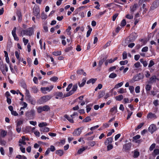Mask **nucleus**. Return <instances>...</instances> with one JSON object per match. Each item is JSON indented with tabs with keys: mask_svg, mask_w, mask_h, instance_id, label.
<instances>
[{
	"mask_svg": "<svg viewBox=\"0 0 159 159\" xmlns=\"http://www.w3.org/2000/svg\"><path fill=\"white\" fill-rule=\"evenodd\" d=\"M24 136L22 137V139H20L19 140V143L20 144H22L25 145L26 144V143L25 142Z\"/></svg>",
	"mask_w": 159,
	"mask_h": 159,
	"instance_id": "24",
	"label": "nucleus"
},
{
	"mask_svg": "<svg viewBox=\"0 0 159 159\" xmlns=\"http://www.w3.org/2000/svg\"><path fill=\"white\" fill-rule=\"evenodd\" d=\"M6 144V142L4 140H2L1 136H0V145L5 146Z\"/></svg>",
	"mask_w": 159,
	"mask_h": 159,
	"instance_id": "43",
	"label": "nucleus"
},
{
	"mask_svg": "<svg viewBox=\"0 0 159 159\" xmlns=\"http://www.w3.org/2000/svg\"><path fill=\"white\" fill-rule=\"evenodd\" d=\"M56 95L55 98L58 99L59 98H62L63 95V93L61 92H57L55 93Z\"/></svg>",
	"mask_w": 159,
	"mask_h": 159,
	"instance_id": "16",
	"label": "nucleus"
},
{
	"mask_svg": "<svg viewBox=\"0 0 159 159\" xmlns=\"http://www.w3.org/2000/svg\"><path fill=\"white\" fill-rule=\"evenodd\" d=\"M126 24V20H125V19H124L121 21L120 25L121 26L124 27L125 25Z\"/></svg>",
	"mask_w": 159,
	"mask_h": 159,
	"instance_id": "46",
	"label": "nucleus"
},
{
	"mask_svg": "<svg viewBox=\"0 0 159 159\" xmlns=\"http://www.w3.org/2000/svg\"><path fill=\"white\" fill-rule=\"evenodd\" d=\"M51 98V96L49 95H46L42 97L40 99V101H41L40 103H43L46 102L49 100Z\"/></svg>",
	"mask_w": 159,
	"mask_h": 159,
	"instance_id": "5",
	"label": "nucleus"
},
{
	"mask_svg": "<svg viewBox=\"0 0 159 159\" xmlns=\"http://www.w3.org/2000/svg\"><path fill=\"white\" fill-rule=\"evenodd\" d=\"M77 84L74 85L72 89L66 94L64 95V97H67L70 96L73 94L76 91L77 88Z\"/></svg>",
	"mask_w": 159,
	"mask_h": 159,
	"instance_id": "3",
	"label": "nucleus"
},
{
	"mask_svg": "<svg viewBox=\"0 0 159 159\" xmlns=\"http://www.w3.org/2000/svg\"><path fill=\"white\" fill-rule=\"evenodd\" d=\"M43 108L42 107L40 106L39 107L37 108V111L39 113H41L42 111H43Z\"/></svg>",
	"mask_w": 159,
	"mask_h": 159,
	"instance_id": "53",
	"label": "nucleus"
},
{
	"mask_svg": "<svg viewBox=\"0 0 159 159\" xmlns=\"http://www.w3.org/2000/svg\"><path fill=\"white\" fill-rule=\"evenodd\" d=\"M159 154V148L155 149L153 152V155L156 156Z\"/></svg>",
	"mask_w": 159,
	"mask_h": 159,
	"instance_id": "35",
	"label": "nucleus"
},
{
	"mask_svg": "<svg viewBox=\"0 0 159 159\" xmlns=\"http://www.w3.org/2000/svg\"><path fill=\"white\" fill-rule=\"evenodd\" d=\"M127 111L128 112V116L127 119L128 120L130 118L131 116L133 114V112L130 111L129 110H127Z\"/></svg>",
	"mask_w": 159,
	"mask_h": 159,
	"instance_id": "41",
	"label": "nucleus"
},
{
	"mask_svg": "<svg viewBox=\"0 0 159 159\" xmlns=\"http://www.w3.org/2000/svg\"><path fill=\"white\" fill-rule=\"evenodd\" d=\"M23 41L24 42L25 45H26L28 43L29 40L27 39H26L25 38H23Z\"/></svg>",
	"mask_w": 159,
	"mask_h": 159,
	"instance_id": "62",
	"label": "nucleus"
},
{
	"mask_svg": "<svg viewBox=\"0 0 159 159\" xmlns=\"http://www.w3.org/2000/svg\"><path fill=\"white\" fill-rule=\"evenodd\" d=\"M16 14L18 18V21L20 22L22 19V16L21 12L19 10H18L16 11Z\"/></svg>",
	"mask_w": 159,
	"mask_h": 159,
	"instance_id": "12",
	"label": "nucleus"
},
{
	"mask_svg": "<svg viewBox=\"0 0 159 159\" xmlns=\"http://www.w3.org/2000/svg\"><path fill=\"white\" fill-rule=\"evenodd\" d=\"M47 17V16L44 13H43L41 14V18L43 19H46Z\"/></svg>",
	"mask_w": 159,
	"mask_h": 159,
	"instance_id": "64",
	"label": "nucleus"
},
{
	"mask_svg": "<svg viewBox=\"0 0 159 159\" xmlns=\"http://www.w3.org/2000/svg\"><path fill=\"white\" fill-rule=\"evenodd\" d=\"M147 118L148 119H152L153 118H156L157 117L155 114L152 113L151 112H150L148 114L147 116Z\"/></svg>",
	"mask_w": 159,
	"mask_h": 159,
	"instance_id": "14",
	"label": "nucleus"
},
{
	"mask_svg": "<svg viewBox=\"0 0 159 159\" xmlns=\"http://www.w3.org/2000/svg\"><path fill=\"white\" fill-rule=\"evenodd\" d=\"M83 128L82 127H80L78 128L75 129L73 133V134L74 136H79L81 132V130Z\"/></svg>",
	"mask_w": 159,
	"mask_h": 159,
	"instance_id": "6",
	"label": "nucleus"
},
{
	"mask_svg": "<svg viewBox=\"0 0 159 159\" xmlns=\"http://www.w3.org/2000/svg\"><path fill=\"white\" fill-rule=\"evenodd\" d=\"M123 59H125L127 58V53L126 52H124L122 54Z\"/></svg>",
	"mask_w": 159,
	"mask_h": 159,
	"instance_id": "58",
	"label": "nucleus"
},
{
	"mask_svg": "<svg viewBox=\"0 0 159 159\" xmlns=\"http://www.w3.org/2000/svg\"><path fill=\"white\" fill-rule=\"evenodd\" d=\"M125 17L129 19H132L133 18V15L128 14L125 16Z\"/></svg>",
	"mask_w": 159,
	"mask_h": 159,
	"instance_id": "54",
	"label": "nucleus"
},
{
	"mask_svg": "<svg viewBox=\"0 0 159 159\" xmlns=\"http://www.w3.org/2000/svg\"><path fill=\"white\" fill-rule=\"evenodd\" d=\"M35 116V111L34 110L32 109L27 111L25 113V116L29 119H32Z\"/></svg>",
	"mask_w": 159,
	"mask_h": 159,
	"instance_id": "2",
	"label": "nucleus"
},
{
	"mask_svg": "<svg viewBox=\"0 0 159 159\" xmlns=\"http://www.w3.org/2000/svg\"><path fill=\"white\" fill-rule=\"evenodd\" d=\"M116 76L117 75L116 73H112L109 75V78L113 79L116 77Z\"/></svg>",
	"mask_w": 159,
	"mask_h": 159,
	"instance_id": "40",
	"label": "nucleus"
},
{
	"mask_svg": "<svg viewBox=\"0 0 159 159\" xmlns=\"http://www.w3.org/2000/svg\"><path fill=\"white\" fill-rule=\"evenodd\" d=\"M33 12L35 16H39L40 11L38 7H34L33 9Z\"/></svg>",
	"mask_w": 159,
	"mask_h": 159,
	"instance_id": "8",
	"label": "nucleus"
},
{
	"mask_svg": "<svg viewBox=\"0 0 159 159\" xmlns=\"http://www.w3.org/2000/svg\"><path fill=\"white\" fill-rule=\"evenodd\" d=\"M157 129L155 125L154 124L151 125L148 128V131L151 134H152Z\"/></svg>",
	"mask_w": 159,
	"mask_h": 159,
	"instance_id": "7",
	"label": "nucleus"
},
{
	"mask_svg": "<svg viewBox=\"0 0 159 159\" xmlns=\"http://www.w3.org/2000/svg\"><path fill=\"white\" fill-rule=\"evenodd\" d=\"M133 154V157L134 158H137L140 155V152L139 150L137 149L134 150L132 152Z\"/></svg>",
	"mask_w": 159,
	"mask_h": 159,
	"instance_id": "9",
	"label": "nucleus"
},
{
	"mask_svg": "<svg viewBox=\"0 0 159 159\" xmlns=\"http://www.w3.org/2000/svg\"><path fill=\"white\" fill-rule=\"evenodd\" d=\"M113 140V138L111 137H109L107 138L105 142L104 143L105 145H107L108 144H111Z\"/></svg>",
	"mask_w": 159,
	"mask_h": 159,
	"instance_id": "13",
	"label": "nucleus"
},
{
	"mask_svg": "<svg viewBox=\"0 0 159 159\" xmlns=\"http://www.w3.org/2000/svg\"><path fill=\"white\" fill-rule=\"evenodd\" d=\"M19 146H20V149L22 153H25V148L22 147V145L20 144Z\"/></svg>",
	"mask_w": 159,
	"mask_h": 159,
	"instance_id": "57",
	"label": "nucleus"
},
{
	"mask_svg": "<svg viewBox=\"0 0 159 159\" xmlns=\"http://www.w3.org/2000/svg\"><path fill=\"white\" fill-rule=\"evenodd\" d=\"M28 100H29L30 103L33 104V105H35V101L31 97L30 98H28Z\"/></svg>",
	"mask_w": 159,
	"mask_h": 159,
	"instance_id": "33",
	"label": "nucleus"
},
{
	"mask_svg": "<svg viewBox=\"0 0 159 159\" xmlns=\"http://www.w3.org/2000/svg\"><path fill=\"white\" fill-rule=\"evenodd\" d=\"M16 158L19 159H27V158L25 156L18 155L16 156Z\"/></svg>",
	"mask_w": 159,
	"mask_h": 159,
	"instance_id": "44",
	"label": "nucleus"
},
{
	"mask_svg": "<svg viewBox=\"0 0 159 159\" xmlns=\"http://www.w3.org/2000/svg\"><path fill=\"white\" fill-rule=\"evenodd\" d=\"M42 107L43 111H48L50 109V107L47 105H45Z\"/></svg>",
	"mask_w": 159,
	"mask_h": 159,
	"instance_id": "38",
	"label": "nucleus"
},
{
	"mask_svg": "<svg viewBox=\"0 0 159 159\" xmlns=\"http://www.w3.org/2000/svg\"><path fill=\"white\" fill-rule=\"evenodd\" d=\"M123 98V96L122 95H120L116 97V100L120 101Z\"/></svg>",
	"mask_w": 159,
	"mask_h": 159,
	"instance_id": "34",
	"label": "nucleus"
},
{
	"mask_svg": "<svg viewBox=\"0 0 159 159\" xmlns=\"http://www.w3.org/2000/svg\"><path fill=\"white\" fill-rule=\"evenodd\" d=\"M138 6V4L136 3L134 4L130 7V11L131 13H132L133 14L134 12L136 10Z\"/></svg>",
	"mask_w": 159,
	"mask_h": 159,
	"instance_id": "11",
	"label": "nucleus"
},
{
	"mask_svg": "<svg viewBox=\"0 0 159 159\" xmlns=\"http://www.w3.org/2000/svg\"><path fill=\"white\" fill-rule=\"evenodd\" d=\"M49 130V129L47 127H44L43 128H41L40 129V131L41 132H48Z\"/></svg>",
	"mask_w": 159,
	"mask_h": 159,
	"instance_id": "21",
	"label": "nucleus"
},
{
	"mask_svg": "<svg viewBox=\"0 0 159 159\" xmlns=\"http://www.w3.org/2000/svg\"><path fill=\"white\" fill-rule=\"evenodd\" d=\"M88 147H83L81 148H80L78 151V153L79 154H81L82 152L84 151L86 149L88 148Z\"/></svg>",
	"mask_w": 159,
	"mask_h": 159,
	"instance_id": "22",
	"label": "nucleus"
},
{
	"mask_svg": "<svg viewBox=\"0 0 159 159\" xmlns=\"http://www.w3.org/2000/svg\"><path fill=\"white\" fill-rule=\"evenodd\" d=\"M118 92L119 93H123L126 92V89H124L123 88H121L119 89Z\"/></svg>",
	"mask_w": 159,
	"mask_h": 159,
	"instance_id": "30",
	"label": "nucleus"
},
{
	"mask_svg": "<svg viewBox=\"0 0 159 159\" xmlns=\"http://www.w3.org/2000/svg\"><path fill=\"white\" fill-rule=\"evenodd\" d=\"M105 94V93L104 91H102L100 92L99 93V95L98 96V98H100L102 97Z\"/></svg>",
	"mask_w": 159,
	"mask_h": 159,
	"instance_id": "36",
	"label": "nucleus"
},
{
	"mask_svg": "<svg viewBox=\"0 0 159 159\" xmlns=\"http://www.w3.org/2000/svg\"><path fill=\"white\" fill-rule=\"evenodd\" d=\"M53 87V85H51L47 87H42L41 88V90L43 93L45 94L47 93V91L48 92L50 91L52 89Z\"/></svg>",
	"mask_w": 159,
	"mask_h": 159,
	"instance_id": "4",
	"label": "nucleus"
},
{
	"mask_svg": "<svg viewBox=\"0 0 159 159\" xmlns=\"http://www.w3.org/2000/svg\"><path fill=\"white\" fill-rule=\"evenodd\" d=\"M137 36V35L136 33H132L130 36V39L132 40H134L136 38Z\"/></svg>",
	"mask_w": 159,
	"mask_h": 159,
	"instance_id": "19",
	"label": "nucleus"
},
{
	"mask_svg": "<svg viewBox=\"0 0 159 159\" xmlns=\"http://www.w3.org/2000/svg\"><path fill=\"white\" fill-rule=\"evenodd\" d=\"M152 89V85L150 84H147L145 86V89L146 91L149 92Z\"/></svg>",
	"mask_w": 159,
	"mask_h": 159,
	"instance_id": "29",
	"label": "nucleus"
},
{
	"mask_svg": "<svg viewBox=\"0 0 159 159\" xmlns=\"http://www.w3.org/2000/svg\"><path fill=\"white\" fill-rule=\"evenodd\" d=\"M156 144L155 143L152 144L150 146L149 149L150 151H152L155 148Z\"/></svg>",
	"mask_w": 159,
	"mask_h": 159,
	"instance_id": "52",
	"label": "nucleus"
},
{
	"mask_svg": "<svg viewBox=\"0 0 159 159\" xmlns=\"http://www.w3.org/2000/svg\"><path fill=\"white\" fill-rule=\"evenodd\" d=\"M47 125V124L46 122H43L40 123L39 124L38 126L39 127L41 128H43V127Z\"/></svg>",
	"mask_w": 159,
	"mask_h": 159,
	"instance_id": "32",
	"label": "nucleus"
},
{
	"mask_svg": "<svg viewBox=\"0 0 159 159\" xmlns=\"http://www.w3.org/2000/svg\"><path fill=\"white\" fill-rule=\"evenodd\" d=\"M123 82H122L120 83H119L117 84L116 85L114 88V89H118L119 87H121L123 84Z\"/></svg>",
	"mask_w": 159,
	"mask_h": 159,
	"instance_id": "39",
	"label": "nucleus"
},
{
	"mask_svg": "<svg viewBox=\"0 0 159 159\" xmlns=\"http://www.w3.org/2000/svg\"><path fill=\"white\" fill-rule=\"evenodd\" d=\"M86 82V79L85 78L83 79L82 80V82L81 83L80 82L78 83V85L80 87H82L85 84Z\"/></svg>",
	"mask_w": 159,
	"mask_h": 159,
	"instance_id": "25",
	"label": "nucleus"
},
{
	"mask_svg": "<svg viewBox=\"0 0 159 159\" xmlns=\"http://www.w3.org/2000/svg\"><path fill=\"white\" fill-rule=\"evenodd\" d=\"M58 79V78L57 77L54 76L52 77H51L50 79V80L53 82L56 81Z\"/></svg>",
	"mask_w": 159,
	"mask_h": 159,
	"instance_id": "56",
	"label": "nucleus"
},
{
	"mask_svg": "<svg viewBox=\"0 0 159 159\" xmlns=\"http://www.w3.org/2000/svg\"><path fill=\"white\" fill-rule=\"evenodd\" d=\"M56 153L59 156H61L63 154V151L61 150H59L56 151Z\"/></svg>",
	"mask_w": 159,
	"mask_h": 159,
	"instance_id": "27",
	"label": "nucleus"
},
{
	"mask_svg": "<svg viewBox=\"0 0 159 159\" xmlns=\"http://www.w3.org/2000/svg\"><path fill=\"white\" fill-rule=\"evenodd\" d=\"M159 6V2L157 0L154 2L153 4L152 7V9H154L157 7Z\"/></svg>",
	"mask_w": 159,
	"mask_h": 159,
	"instance_id": "15",
	"label": "nucleus"
},
{
	"mask_svg": "<svg viewBox=\"0 0 159 159\" xmlns=\"http://www.w3.org/2000/svg\"><path fill=\"white\" fill-rule=\"evenodd\" d=\"M23 121L22 120H20L17 121L16 124L17 126H19L23 123Z\"/></svg>",
	"mask_w": 159,
	"mask_h": 159,
	"instance_id": "51",
	"label": "nucleus"
},
{
	"mask_svg": "<svg viewBox=\"0 0 159 159\" xmlns=\"http://www.w3.org/2000/svg\"><path fill=\"white\" fill-rule=\"evenodd\" d=\"M131 147V144L130 143H128L124 145L123 147V150L124 151H127L129 150Z\"/></svg>",
	"mask_w": 159,
	"mask_h": 159,
	"instance_id": "10",
	"label": "nucleus"
},
{
	"mask_svg": "<svg viewBox=\"0 0 159 159\" xmlns=\"http://www.w3.org/2000/svg\"><path fill=\"white\" fill-rule=\"evenodd\" d=\"M64 117L66 118V119H67V120L70 123H74V120H73V118H72V117H71V116L70 117L69 116H68L67 115H65L64 116Z\"/></svg>",
	"mask_w": 159,
	"mask_h": 159,
	"instance_id": "17",
	"label": "nucleus"
},
{
	"mask_svg": "<svg viewBox=\"0 0 159 159\" xmlns=\"http://www.w3.org/2000/svg\"><path fill=\"white\" fill-rule=\"evenodd\" d=\"M21 33L23 35L31 36L34 34V28L32 27H30L26 30H22L21 31Z\"/></svg>",
	"mask_w": 159,
	"mask_h": 159,
	"instance_id": "1",
	"label": "nucleus"
},
{
	"mask_svg": "<svg viewBox=\"0 0 159 159\" xmlns=\"http://www.w3.org/2000/svg\"><path fill=\"white\" fill-rule=\"evenodd\" d=\"M96 80V79H91L88 80L87 82V84H89L90 83L94 84Z\"/></svg>",
	"mask_w": 159,
	"mask_h": 159,
	"instance_id": "37",
	"label": "nucleus"
},
{
	"mask_svg": "<svg viewBox=\"0 0 159 159\" xmlns=\"http://www.w3.org/2000/svg\"><path fill=\"white\" fill-rule=\"evenodd\" d=\"M134 88L133 86H129V89L130 91V93L132 94H134Z\"/></svg>",
	"mask_w": 159,
	"mask_h": 159,
	"instance_id": "45",
	"label": "nucleus"
},
{
	"mask_svg": "<svg viewBox=\"0 0 159 159\" xmlns=\"http://www.w3.org/2000/svg\"><path fill=\"white\" fill-rule=\"evenodd\" d=\"M88 27L89 30L87 31V33L86 37H88L91 34V33L92 31V29L89 26H88Z\"/></svg>",
	"mask_w": 159,
	"mask_h": 159,
	"instance_id": "31",
	"label": "nucleus"
},
{
	"mask_svg": "<svg viewBox=\"0 0 159 159\" xmlns=\"http://www.w3.org/2000/svg\"><path fill=\"white\" fill-rule=\"evenodd\" d=\"M7 132L6 131L1 129L0 133V134L2 137H5L7 135Z\"/></svg>",
	"mask_w": 159,
	"mask_h": 159,
	"instance_id": "18",
	"label": "nucleus"
},
{
	"mask_svg": "<svg viewBox=\"0 0 159 159\" xmlns=\"http://www.w3.org/2000/svg\"><path fill=\"white\" fill-rule=\"evenodd\" d=\"M107 57H104L102 59H101L99 61V63H98V65L100 66H101L103 62L106 60V59H107Z\"/></svg>",
	"mask_w": 159,
	"mask_h": 159,
	"instance_id": "26",
	"label": "nucleus"
},
{
	"mask_svg": "<svg viewBox=\"0 0 159 159\" xmlns=\"http://www.w3.org/2000/svg\"><path fill=\"white\" fill-rule=\"evenodd\" d=\"M117 107L116 106L114 107H113L111 108L110 110V112L112 113L115 112V113H116L117 112Z\"/></svg>",
	"mask_w": 159,
	"mask_h": 159,
	"instance_id": "28",
	"label": "nucleus"
},
{
	"mask_svg": "<svg viewBox=\"0 0 159 159\" xmlns=\"http://www.w3.org/2000/svg\"><path fill=\"white\" fill-rule=\"evenodd\" d=\"M0 68L3 74L5 75H6V72L4 70V65H3V64H1V66Z\"/></svg>",
	"mask_w": 159,
	"mask_h": 159,
	"instance_id": "23",
	"label": "nucleus"
},
{
	"mask_svg": "<svg viewBox=\"0 0 159 159\" xmlns=\"http://www.w3.org/2000/svg\"><path fill=\"white\" fill-rule=\"evenodd\" d=\"M32 91L34 93H36L38 92V89L36 86H33L32 87Z\"/></svg>",
	"mask_w": 159,
	"mask_h": 159,
	"instance_id": "47",
	"label": "nucleus"
},
{
	"mask_svg": "<svg viewBox=\"0 0 159 159\" xmlns=\"http://www.w3.org/2000/svg\"><path fill=\"white\" fill-rule=\"evenodd\" d=\"M144 123H141L140 124L137 126V128L135 129L136 130H137L138 129H140L143 125Z\"/></svg>",
	"mask_w": 159,
	"mask_h": 159,
	"instance_id": "61",
	"label": "nucleus"
},
{
	"mask_svg": "<svg viewBox=\"0 0 159 159\" xmlns=\"http://www.w3.org/2000/svg\"><path fill=\"white\" fill-rule=\"evenodd\" d=\"M90 120H91V119L90 117L89 116H87L82 121L83 122H87L89 121Z\"/></svg>",
	"mask_w": 159,
	"mask_h": 159,
	"instance_id": "42",
	"label": "nucleus"
},
{
	"mask_svg": "<svg viewBox=\"0 0 159 159\" xmlns=\"http://www.w3.org/2000/svg\"><path fill=\"white\" fill-rule=\"evenodd\" d=\"M52 54L56 56H59L61 54V51L54 52H53Z\"/></svg>",
	"mask_w": 159,
	"mask_h": 159,
	"instance_id": "50",
	"label": "nucleus"
},
{
	"mask_svg": "<svg viewBox=\"0 0 159 159\" xmlns=\"http://www.w3.org/2000/svg\"><path fill=\"white\" fill-rule=\"evenodd\" d=\"M107 145V149L108 151H109V150H111L113 148V145L112 144H110Z\"/></svg>",
	"mask_w": 159,
	"mask_h": 159,
	"instance_id": "59",
	"label": "nucleus"
},
{
	"mask_svg": "<svg viewBox=\"0 0 159 159\" xmlns=\"http://www.w3.org/2000/svg\"><path fill=\"white\" fill-rule=\"evenodd\" d=\"M157 79L156 76L155 75H153L152 76L150 79L149 82L150 83H153L156 82Z\"/></svg>",
	"mask_w": 159,
	"mask_h": 159,
	"instance_id": "20",
	"label": "nucleus"
},
{
	"mask_svg": "<svg viewBox=\"0 0 159 159\" xmlns=\"http://www.w3.org/2000/svg\"><path fill=\"white\" fill-rule=\"evenodd\" d=\"M25 94L26 96L28 98L31 97V96L29 93V90H28L27 89H25Z\"/></svg>",
	"mask_w": 159,
	"mask_h": 159,
	"instance_id": "55",
	"label": "nucleus"
},
{
	"mask_svg": "<svg viewBox=\"0 0 159 159\" xmlns=\"http://www.w3.org/2000/svg\"><path fill=\"white\" fill-rule=\"evenodd\" d=\"M118 58V57H115L114 59H108V61L109 63H111L114 62Z\"/></svg>",
	"mask_w": 159,
	"mask_h": 159,
	"instance_id": "48",
	"label": "nucleus"
},
{
	"mask_svg": "<svg viewBox=\"0 0 159 159\" xmlns=\"http://www.w3.org/2000/svg\"><path fill=\"white\" fill-rule=\"evenodd\" d=\"M128 62L127 60H125L124 61H121L120 62V64L121 65H124L127 64Z\"/></svg>",
	"mask_w": 159,
	"mask_h": 159,
	"instance_id": "49",
	"label": "nucleus"
},
{
	"mask_svg": "<svg viewBox=\"0 0 159 159\" xmlns=\"http://www.w3.org/2000/svg\"><path fill=\"white\" fill-rule=\"evenodd\" d=\"M144 75L147 78H149L150 75L149 71H147L145 72Z\"/></svg>",
	"mask_w": 159,
	"mask_h": 159,
	"instance_id": "63",
	"label": "nucleus"
},
{
	"mask_svg": "<svg viewBox=\"0 0 159 159\" xmlns=\"http://www.w3.org/2000/svg\"><path fill=\"white\" fill-rule=\"evenodd\" d=\"M34 134L37 137H39L40 136V132L38 131L35 130L34 131Z\"/></svg>",
	"mask_w": 159,
	"mask_h": 159,
	"instance_id": "60",
	"label": "nucleus"
}]
</instances>
